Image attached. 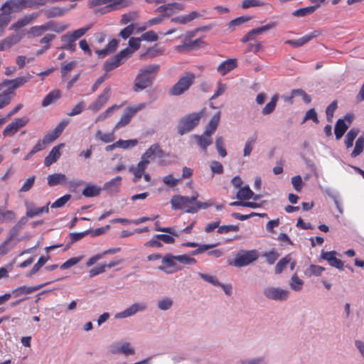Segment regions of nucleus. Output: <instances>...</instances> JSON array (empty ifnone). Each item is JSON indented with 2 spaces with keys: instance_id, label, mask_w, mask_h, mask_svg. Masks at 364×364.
<instances>
[{
  "instance_id": "6e6552de",
  "label": "nucleus",
  "mask_w": 364,
  "mask_h": 364,
  "mask_svg": "<svg viewBox=\"0 0 364 364\" xmlns=\"http://www.w3.org/2000/svg\"><path fill=\"white\" fill-rule=\"evenodd\" d=\"M146 103H140L135 105L127 107L119 121L116 124L114 127V131H116L122 127H124L129 124L132 118L139 111L146 107Z\"/></svg>"
},
{
  "instance_id": "338daca9",
  "label": "nucleus",
  "mask_w": 364,
  "mask_h": 364,
  "mask_svg": "<svg viewBox=\"0 0 364 364\" xmlns=\"http://www.w3.org/2000/svg\"><path fill=\"white\" fill-rule=\"evenodd\" d=\"M210 167L213 174H222L223 173V166L218 161H213Z\"/></svg>"
},
{
  "instance_id": "603ef678",
  "label": "nucleus",
  "mask_w": 364,
  "mask_h": 364,
  "mask_svg": "<svg viewBox=\"0 0 364 364\" xmlns=\"http://www.w3.org/2000/svg\"><path fill=\"white\" fill-rule=\"evenodd\" d=\"M291 280L290 287L293 290L299 291L302 289L304 282L298 277L296 274L291 277Z\"/></svg>"
},
{
  "instance_id": "f704fd0d",
  "label": "nucleus",
  "mask_w": 364,
  "mask_h": 364,
  "mask_svg": "<svg viewBox=\"0 0 364 364\" xmlns=\"http://www.w3.org/2000/svg\"><path fill=\"white\" fill-rule=\"evenodd\" d=\"M49 203L46 205L42 208H35L32 206H28L26 208V216L28 218H33L34 216L39 215L43 213H48Z\"/></svg>"
},
{
  "instance_id": "9d476101",
  "label": "nucleus",
  "mask_w": 364,
  "mask_h": 364,
  "mask_svg": "<svg viewBox=\"0 0 364 364\" xmlns=\"http://www.w3.org/2000/svg\"><path fill=\"white\" fill-rule=\"evenodd\" d=\"M29 122L27 117H23L15 119L9 123L2 132L4 136H12L16 134L20 129L25 127Z\"/></svg>"
},
{
  "instance_id": "4c0bfd02",
  "label": "nucleus",
  "mask_w": 364,
  "mask_h": 364,
  "mask_svg": "<svg viewBox=\"0 0 364 364\" xmlns=\"http://www.w3.org/2000/svg\"><path fill=\"white\" fill-rule=\"evenodd\" d=\"M318 7H320V4H316L314 6H306L304 8L297 9L293 12V14L295 16H298V17L305 16H307V15H309V14L314 13Z\"/></svg>"
},
{
  "instance_id": "4d7b16f0",
  "label": "nucleus",
  "mask_w": 364,
  "mask_h": 364,
  "mask_svg": "<svg viewBox=\"0 0 364 364\" xmlns=\"http://www.w3.org/2000/svg\"><path fill=\"white\" fill-rule=\"evenodd\" d=\"M49 259V257H41L37 263L34 264V266L33 267V268L31 269L30 271V273H29V275L31 276L33 274H35L36 273H37L39 269H41V267H42L46 262Z\"/></svg>"
},
{
  "instance_id": "c756f323",
  "label": "nucleus",
  "mask_w": 364,
  "mask_h": 364,
  "mask_svg": "<svg viewBox=\"0 0 364 364\" xmlns=\"http://www.w3.org/2000/svg\"><path fill=\"white\" fill-rule=\"evenodd\" d=\"M16 219V213L13 210L0 208V224L11 223Z\"/></svg>"
},
{
  "instance_id": "0e129e2a",
  "label": "nucleus",
  "mask_w": 364,
  "mask_h": 364,
  "mask_svg": "<svg viewBox=\"0 0 364 364\" xmlns=\"http://www.w3.org/2000/svg\"><path fill=\"white\" fill-rule=\"evenodd\" d=\"M117 144H119V147H120V148L128 149V148L135 146L138 144V141H137V139H128V140L119 139L117 141Z\"/></svg>"
},
{
  "instance_id": "5701e85b",
  "label": "nucleus",
  "mask_w": 364,
  "mask_h": 364,
  "mask_svg": "<svg viewBox=\"0 0 364 364\" xmlns=\"http://www.w3.org/2000/svg\"><path fill=\"white\" fill-rule=\"evenodd\" d=\"M63 146V144H59L58 146H54L48 155L45 158L44 165L47 167H49L53 164L56 162L58 159L60 158L61 154L60 151V147Z\"/></svg>"
},
{
  "instance_id": "13d9d810",
  "label": "nucleus",
  "mask_w": 364,
  "mask_h": 364,
  "mask_svg": "<svg viewBox=\"0 0 364 364\" xmlns=\"http://www.w3.org/2000/svg\"><path fill=\"white\" fill-rule=\"evenodd\" d=\"M85 107V103L84 101H79L72 109L71 112L67 114L70 117L75 116L81 114Z\"/></svg>"
},
{
  "instance_id": "393cba45",
  "label": "nucleus",
  "mask_w": 364,
  "mask_h": 364,
  "mask_svg": "<svg viewBox=\"0 0 364 364\" xmlns=\"http://www.w3.org/2000/svg\"><path fill=\"white\" fill-rule=\"evenodd\" d=\"M48 186L53 187L59 184L65 185L67 183V177L63 173H53L47 177Z\"/></svg>"
},
{
  "instance_id": "a18cd8bd",
  "label": "nucleus",
  "mask_w": 364,
  "mask_h": 364,
  "mask_svg": "<svg viewBox=\"0 0 364 364\" xmlns=\"http://www.w3.org/2000/svg\"><path fill=\"white\" fill-rule=\"evenodd\" d=\"M163 52L164 50L159 48L158 46L155 44L153 47L148 48L144 55L146 56L148 58H153L162 55Z\"/></svg>"
},
{
  "instance_id": "bf43d9fd",
  "label": "nucleus",
  "mask_w": 364,
  "mask_h": 364,
  "mask_svg": "<svg viewBox=\"0 0 364 364\" xmlns=\"http://www.w3.org/2000/svg\"><path fill=\"white\" fill-rule=\"evenodd\" d=\"M215 147L220 156L225 157L227 155L226 149L224 147V140L222 136H219L216 139Z\"/></svg>"
},
{
  "instance_id": "052dcab7",
  "label": "nucleus",
  "mask_w": 364,
  "mask_h": 364,
  "mask_svg": "<svg viewBox=\"0 0 364 364\" xmlns=\"http://www.w3.org/2000/svg\"><path fill=\"white\" fill-rule=\"evenodd\" d=\"M290 262V257L289 256H286L281 259L275 267V273L280 274L283 269L287 267V264Z\"/></svg>"
},
{
  "instance_id": "0eeeda50",
  "label": "nucleus",
  "mask_w": 364,
  "mask_h": 364,
  "mask_svg": "<svg viewBox=\"0 0 364 364\" xmlns=\"http://www.w3.org/2000/svg\"><path fill=\"white\" fill-rule=\"evenodd\" d=\"M68 27V26L66 24H56L53 21H49L41 26H32L29 29L28 34L31 35L32 37H38L48 31H55L58 33L63 32L66 30Z\"/></svg>"
},
{
  "instance_id": "37998d69",
  "label": "nucleus",
  "mask_w": 364,
  "mask_h": 364,
  "mask_svg": "<svg viewBox=\"0 0 364 364\" xmlns=\"http://www.w3.org/2000/svg\"><path fill=\"white\" fill-rule=\"evenodd\" d=\"M166 5V16H171L183 9L182 4L177 2H171Z\"/></svg>"
},
{
  "instance_id": "58836bf2",
  "label": "nucleus",
  "mask_w": 364,
  "mask_h": 364,
  "mask_svg": "<svg viewBox=\"0 0 364 364\" xmlns=\"http://www.w3.org/2000/svg\"><path fill=\"white\" fill-rule=\"evenodd\" d=\"M321 35V31L318 30H315L309 33H307L304 35V36L296 39L298 42V45L300 46H304V44L307 43L312 39L319 36Z\"/></svg>"
},
{
  "instance_id": "412c9836",
  "label": "nucleus",
  "mask_w": 364,
  "mask_h": 364,
  "mask_svg": "<svg viewBox=\"0 0 364 364\" xmlns=\"http://www.w3.org/2000/svg\"><path fill=\"white\" fill-rule=\"evenodd\" d=\"M146 309V306L144 304H134L124 311L118 313L116 315V318H126L135 314L138 311H144Z\"/></svg>"
},
{
  "instance_id": "4be33fe9",
  "label": "nucleus",
  "mask_w": 364,
  "mask_h": 364,
  "mask_svg": "<svg viewBox=\"0 0 364 364\" xmlns=\"http://www.w3.org/2000/svg\"><path fill=\"white\" fill-rule=\"evenodd\" d=\"M237 66V60L235 58L228 59L222 62L217 68V71L221 75H225Z\"/></svg>"
},
{
  "instance_id": "a878e982",
  "label": "nucleus",
  "mask_w": 364,
  "mask_h": 364,
  "mask_svg": "<svg viewBox=\"0 0 364 364\" xmlns=\"http://www.w3.org/2000/svg\"><path fill=\"white\" fill-rule=\"evenodd\" d=\"M203 15L200 13H198L197 11H191L188 14L177 16L176 18H173L172 19L173 21L179 23L181 24H186L188 22H191V21L202 17Z\"/></svg>"
},
{
  "instance_id": "6e6d98bb",
  "label": "nucleus",
  "mask_w": 364,
  "mask_h": 364,
  "mask_svg": "<svg viewBox=\"0 0 364 364\" xmlns=\"http://www.w3.org/2000/svg\"><path fill=\"white\" fill-rule=\"evenodd\" d=\"M177 262L183 264L191 265L196 263V259L187 255L176 256Z\"/></svg>"
},
{
  "instance_id": "6ab92c4d",
  "label": "nucleus",
  "mask_w": 364,
  "mask_h": 364,
  "mask_svg": "<svg viewBox=\"0 0 364 364\" xmlns=\"http://www.w3.org/2000/svg\"><path fill=\"white\" fill-rule=\"evenodd\" d=\"M336 252L335 251L323 252L321 257L327 260L331 266L342 270L343 269V263L341 259L336 258Z\"/></svg>"
},
{
  "instance_id": "49530a36",
  "label": "nucleus",
  "mask_w": 364,
  "mask_h": 364,
  "mask_svg": "<svg viewBox=\"0 0 364 364\" xmlns=\"http://www.w3.org/2000/svg\"><path fill=\"white\" fill-rule=\"evenodd\" d=\"M114 130L110 133H102L100 130L96 132V137L105 143H109L114 140Z\"/></svg>"
},
{
  "instance_id": "79ce46f5",
  "label": "nucleus",
  "mask_w": 364,
  "mask_h": 364,
  "mask_svg": "<svg viewBox=\"0 0 364 364\" xmlns=\"http://www.w3.org/2000/svg\"><path fill=\"white\" fill-rule=\"evenodd\" d=\"M24 33L23 32H16L11 34L5 38L7 45L11 48L17 44L23 38Z\"/></svg>"
},
{
  "instance_id": "72a5a7b5",
  "label": "nucleus",
  "mask_w": 364,
  "mask_h": 364,
  "mask_svg": "<svg viewBox=\"0 0 364 364\" xmlns=\"http://www.w3.org/2000/svg\"><path fill=\"white\" fill-rule=\"evenodd\" d=\"M131 53L132 51L129 48H125L121 50L114 56L112 57V58L113 59L114 62L117 64V65L119 67L125 62V60L129 58Z\"/></svg>"
},
{
  "instance_id": "c9c22d12",
  "label": "nucleus",
  "mask_w": 364,
  "mask_h": 364,
  "mask_svg": "<svg viewBox=\"0 0 364 364\" xmlns=\"http://www.w3.org/2000/svg\"><path fill=\"white\" fill-rule=\"evenodd\" d=\"M359 134V129L358 128H352L345 136V145L347 149L353 146L355 139Z\"/></svg>"
},
{
  "instance_id": "423d86ee",
  "label": "nucleus",
  "mask_w": 364,
  "mask_h": 364,
  "mask_svg": "<svg viewBox=\"0 0 364 364\" xmlns=\"http://www.w3.org/2000/svg\"><path fill=\"white\" fill-rule=\"evenodd\" d=\"M195 75L187 72L184 73L169 90L168 94L171 96H178L186 92L193 85L195 80Z\"/></svg>"
},
{
  "instance_id": "3c124183",
  "label": "nucleus",
  "mask_w": 364,
  "mask_h": 364,
  "mask_svg": "<svg viewBox=\"0 0 364 364\" xmlns=\"http://www.w3.org/2000/svg\"><path fill=\"white\" fill-rule=\"evenodd\" d=\"M324 267H322L318 265L311 264L306 270V274L309 277L312 275L320 276L322 272L324 271Z\"/></svg>"
},
{
  "instance_id": "a19ab883",
  "label": "nucleus",
  "mask_w": 364,
  "mask_h": 364,
  "mask_svg": "<svg viewBox=\"0 0 364 364\" xmlns=\"http://www.w3.org/2000/svg\"><path fill=\"white\" fill-rule=\"evenodd\" d=\"M253 196L254 193L249 186L240 188L237 193V198L241 200L250 199Z\"/></svg>"
},
{
  "instance_id": "8fccbe9b",
  "label": "nucleus",
  "mask_w": 364,
  "mask_h": 364,
  "mask_svg": "<svg viewBox=\"0 0 364 364\" xmlns=\"http://www.w3.org/2000/svg\"><path fill=\"white\" fill-rule=\"evenodd\" d=\"M15 1H5L1 6V14H5L7 16H11L10 14L14 11Z\"/></svg>"
},
{
  "instance_id": "39448f33",
  "label": "nucleus",
  "mask_w": 364,
  "mask_h": 364,
  "mask_svg": "<svg viewBox=\"0 0 364 364\" xmlns=\"http://www.w3.org/2000/svg\"><path fill=\"white\" fill-rule=\"evenodd\" d=\"M127 1H89L88 6L96 14H105L129 6Z\"/></svg>"
},
{
  "instance_id": "2eb2a0df",
  "label": "nucleus",
  "mask_w": 364,
  "mask_h": 364,
  "mask_svg": "<svg viewBox=\"0 0 364 364\" xmlns=\"http://www.w3.org/2000/svg\"><path fill=\"white\" fill-rule=\"evenodd\" d=\"M75 7V5L71 4L68 7L52 6L50 8L43 10L44 15L48 18H55L63 16L66 12Z\"/></svg>"
},
{
  "instance_id": "c85d7f7f",
  "label": "nucleus",
  "mask_w": 364,
  "mask_h": 364,
  "mask_svg": "<svg viewBox=\"0 0 364 364\" xmlns=\"http://www.w3.org/2000/svg\"><path fill=\"white\" fill-rule=\"evenodd\" d=\"M16 95L14 91L8 89L6 91L0 93V109L9 105L13 98Z\"/></svg>"
},
{
  "instance_id": "cd10ccee",
  "label": "nucleus",
  "mask_w": 364,
  "mask_h": 364,
  "mask_svg": "<svg viewBox=\"0 0 364 364\" xmlns=\"http://www.w3.org/2000/svg\"><path fill=\"white\" fill-rule=\"evenodd\" d=\"M122 179V178L121 176H116L115 178L105 183L104 189L110 193L117 192L121 185Z\"/></svg>"
},
{
  "instance_id": "ddd939ff",
  "label": "nucleus",
  "mask_w": 364,
  "mask_h": 364,
  "mask_svg": "<svg viewBox=\"0 0 364 364\" xmlns=\"http://www.w3.org/2000/svg\"><path fill=\"white\" fill-rule=\"evenodd\" d=\"M263 294L269 299L284 301L287 299L289 292L280 288L267 287L264 289Z\"/></svg>"
},
{
  "instance_id": "473e14b6",
  "label": "nucleus",
  "mask_w": 364,
  "mask_h": 364,
  "mask_svg": "<svg viewBox=\"0 0 364 364\" xmlns=\"http://www.w3.org/2000/svg\"><path fill=\"white\" fill-rule=\"evenodd\" d=\"M203 43V42L201 39L198 38L194 41H190L188 43L184 42L182 45L176 46V49L179 52L190 50L193 48L199 47Z\"/></svg>"
},
{
  "instance_id": "f257e3e1",
  "label": "nucleus",
  "mask_w": 364,
  "mask_h": 364,
  "mask_svg": "<svg viewBox=\"0 0 364 364\" xmlns=\"http://www.w3.org/2000/svg\"><path fill=\"white\" fill-rule=\"evenodd\" d=\"M198 193H196L191 197L181 195H174L171 198V205L173 210H183L186 213H196L200 209H206L213 205L211 201H197Z\"/></svg>"
},
{
  "instance_id": "ea45409f",
  "label": "nucleus",
  "mask_w": 364,
  "mask_h": 364,
  "mask_svg": "<svg viewBox=\"0 0 364 364\" xmlns=\"http://www.w3.org/2000/svg\"><path fill=\"white\" fill-rule=\"evenodd\" d=\"M100 193V188L93 184H87L82 191V195L85 197H95Z\"/></svg>"
},
{
  "instance_id": "f3484780",
  "label": "nucleus",
  "mask_w": 364,
  "mask_h": 364,
  "mask_svg": "<svg viewBox=\"0 0 364 364\" xmlns=\"http://www.w3.org/2000/svg\"><path fill=\"white\" fill-rule=\"evenodd\" d=\"M275 26L274 23H270L265 26H261L259 28L252 29L249 31L245 36L242 37L241 41L242 43H246L247 41H252L255 38L257 35H259L263 33L264 32L270 30L271 28Z\"/></svg>"
},
{
  "instance_id": "f03ea898",
  "label": "nucleus",
  "mask_w": 364,
  "mask_h": 364,
  "mask_svg": "<svg viewBox=\"0 0 364 364\" xmlns=\"http://www.w3.org/2000/svg\"><path fill=\"white\" fill-rule=\"evenodd\" d=\"M162 158L166 156L165 152L161 149L159 144H152L141 156V160L137 164L136 167H131L129 171L133 173L134 182L137 183L150 163L149 159L152 156Z\"/></svg>"
},
{
  "instance_id": "aec40b11",
  "label": "nucleus",
  "mask_w": 364,
  "mask_h": 364,
  "mask_svg": "<svg viewBox=\"0 0 364 364\" xmlns=\"http://www.w3.org/2000/svg\"><path fill=\"white\" fill-rule=\"evenodd\" d=\"M38 16H39L38 13H33L31 14L26 15L24 17L18 19L14 24H12L9 29L17 31L20 28H21L28 25L29 23H31Z\"/></svg>"
},
{
  "instance_id": "e433bc0d",
  "label": "nucleus",
  "mask_w": 364,
  "mask_h": 364,
  "mask_svg": "<svg viewBox=\"0 0 364 364\" xmlns=\"http://www.w3.org/2000/svg\"><path fill=\"white\" fill-rule=\"evenodd\" d=\"M364 149V133L360 136L355 141V148L350 154L352 158L359 156Z\"/></svg>"
},
{
  "instance_id": "1a4fd4ad",
  "label": "nucleus",
  "mask_w": 364,
  "mask_h": 364,
  "mask_svg": "<svg viewBox=\"0 0 364 364\" xmlns=\"http://www.w3.org/2000/svg\"><path fill=\"white\" fill-rule=\"evenodd\" d=\"M258 257L259 253L255 250H242L236 255L235 258L232 264L235 267H241L247 266L250 263L256 261Z\"/></svg>"
},
{
  "instance_id": "774afa93",
  "label": "nucleus",
  "mask_w": 364,
  "mask_h": 364,
  "mask_svg": "<svg viewBox=\"0 0 364 364\" xmlns=\"http://www.w3.org/2000/svg\"><path fill=\"white\" fill-rule=\"evenodd\" d=\"M269 264H273L279 257V254L274 250H271L263 255Z\"/></svg>"
},
{
  "instance_id": "7ed1b4c3",
  "label": "nucleus",
  "mask_w": 364,
  "mask_h": 364,
  "mask_svg": "<svg viewBox=\"0 0 364 364\" xmlns=\"http://www.w3.org/2000/svg\"><path fill=\"white\" fill-rule=\"evenodd\" d=\"M159 69L160 66L156 64L141 69L134 80V91L139 92L151 86Z\"/></svg>"
},
{
  "instance_id": "09e8293b",
  "label": "nucleus",
  "mask_w": 364,
  "mask_h": 364,
  "mask_svg": "<svg viewBox=\"0 0 364 364\" xmlns=\"http://www.w3.org/2000/svg\"><path fill=\"white\" fill-rule=\"evenodd\" d=\"M257 134H255L252 137L249 138L247 141L245 143L244 150H243V155L245 156H247L251 154V151L253 148V145L255 143L257 140Z\"/></svg>"
},
{
  "instance_id": "de8ad7c7",
  "label": "nucleus",
  "mask_w": 364,
  "mask_h": 364,
  "mask_svg": "<svg viewBox=\"0 0 364 364\" xmlns=\"http://www.w3.org/2000/svg\"><path fill=\"white\" fill-rule=\"evenodd\" d=\"M296 96H301L302 97L304 102L306 104H309L311 101V97L308 95L303 90L301 89H296L293 90L291 92V96L289 99H291Z\"/></svg>"
},
{
  "instance_id": "864d4df0",
  "label": "nucleus",
  "mask_w": 364,
  "mask_h": 364,
  "mask_svg": "<svg viewBox=\"0 0 364 364\" xmlns=\"http://www.w3.org/2000/svg\"><path fill=\"white\" fill-rule=\"evenodd\" d=\"M155 230L168 233L173 236L178 237L179 233L175 230L174 228H161L159 221L155 222Z\"/></svg>"
},
{
  "instance_id": "7c9ffc66",
  "label": "nucleus",
  "mask_w": 364,
  "mask_h": 364,
  "mask_svg": "<svg viewBox=\"0 0 364 364\" xmlns=\"http://www.w3.org/2000/svg\"><path fill=\"white\" fill-rule=\"evenodd\" d=\"M348 128V124H346L343 119H339L335 125L334 133L336 139H340L346 133Z\"/></svg>"
},
{
  "instance_id": "20e7f679",
  "label": "nucleus",
  "mask_w": 364,
  "mask_h": 364,
  "mask_svg": "<svg viewBox=\"0 0 364 364\" xmlns=\"http://www.w3.org/2000/svg\"><path fill=\"white\" fill-rule=\"evenodd\" d=\"M205 110L204 108L199 112H193L181 118L177 127L178 133L180 135H183L193 129L203 117Z\"/></svg>"
},
{
  "instance_id": "bb28decb",
  "label": "nucleus",
  "mask_w": 364,
  "mask_h": 364,
  "mask_svg": "<svg viewBox=\"0 0 364 364\" xmlns=\"http://www.w3.org/2000/svg\"><path fill=\"white\" fill-rule=\"evenodd\" d=\"M61 97V92L60 90H55L50 92L42 101L43 107H48L55 102H56Z\"/></svg>"
},
{
  "instance_id": "9b49d317",
  "label": "nucleus",
  "mask_w": 364,
  "mask_h": 364,
  "mask_svg": "<svg viewBox=\"0 0 364 364\" xmlns=\"http://www.w3.org/2000/svg\"><path fill=\"white\" fill-rule=\"evenodd\" d=\"M111 88L105 87L98 97L93 101L88 107V109L93 112H97L107 102L110 97Z\"/></svg>"
},
{
  "instance_id": "69168bd1",
  "label": "nucleus",
  "mask_w": 364,
  "mask_h": 364,
  "mask_svg": "<svg viewBox=\"0 0 364 364\" xmlns=\"http://www.w3.org/2000/svg\"><path fill=\"white\" fill-rule=\"evenodd\" d=\"M239 230V227L237 225H222L218 227L217 230L219 234H225L230 232H237Z\"/></svg>"
},
{
  "instance_id": "c03bdc74",
  "label": "nucleus",
  "mask_w": 364,
  "mask_h": 364,
  "mask_svg": "<svg viewBox=\"0 0 364 364\" xmlns=\"http://www.w3.org/2000/svg\"><path fill=\"white\" fill-rule=\"evenodd\" d=\"M277 100H278V96L277 95H274L272 97L271 101L269 102H268L264 106V107L262 109V113L264 115H267V114L272 113L274 112V110L275 109Z\"/></svg>"
},
{
  "instance_id": "5fc2aeb1",
  "label": "nucleus",
  "mask_w": 364,
  "mask_h": 364,
  "mask_svg": "<svg viewBox=\"0 0 364 364\" xmlns=\"http://www.w3.org/2000/svg\"><path fill=\"white\" fill-rule=\"evenodd\" d=\"M71 198V195L65 194L63 196L57 199L54 203L51 204L52 208H62L65 203L69 201Z\"/></svg>"
},
{
  "instance_id": "f8f14e48",
  "label": "nucleus",
  "mask_w": 364,
  "mask_h": 364,
  "mask_svg": "<svg viewBox=\"0 0 364 364\" xmlns=\"http://www.w3.org/2000/svg\"><path fill=\"white\" fill-rule=\"evenodd\" d=\"M176 256L166 255L162 259V266L159 267V269L168 274H171L181 269L176 264Z\"/></svg>"
},
{
  "instance_id": "2f4dec72",
  "label": "nucleus",
  "mask_w": 364,
  "mask_h": 364,
  "mask_svg": "<svg viewBox=\"0 0 364 364\" xmlns=\"http://www.w3.org/2000/svg\"><path fill=\"white\" fill-rule=\"evenodd\" d=\"M220 119V112H218L210 120L209 123L206 126L205 130L204 131L206 134L212 135L218 126Z\"/></svg>"
},
{
  "instance_id": "680f3d73",
  "label": "nucleus",
  "mask_w": 364,
  "mask_h": 364,
  "mask_svg": "<svg viewBox=\"0 0 364 364\" xmlns=\"http://www.w3.org/2000/svg\"><path fill=\"white\" fill-rule=\"evenodd\" d=\"M36 180V176H32L26 179V181L23 183V186L20 188V192H27L31 189L33 186Z\"/></svg>"
},
{
  "instance_id": "4468645a",
  "label": "nucleus",
  "mask_w": 364,
  "mask_h": 364,
  "mask_svg": "<svg viewBox=\"0 0 364 364\" xmlns=\"http://www.w3.org/2000/svg\"><path fill=\"white\" fill-rule=\"evenodd\" d=\"M31 78V75L30 74H26L24 76L18 77L13 80H5L1 85L2 86H9V89L14 91V90L18 87L23 85L25 83L28 82Z\"/></svg>"
},
{
  "instance_id": "dca6fc26",
  "label": "nucleus",
  "mask_w": 364,
  "mask_h": 364,
  "mask_svg": "<svg viewBox=\"0 0 364 364\" xmlns=\"http://www.w3.org/2000/svg\"><path fill=\"white\" fill-rule=\"evenodd\" d=\"M51 282H47L46 284H40V285H37V286H34V287H28L26 285L18 287L12 291L11 294L16 298L20 297L23 295L30 294L36 291H38V289H41L44 286L49 284Z\"/></svg>"
},
{
  "instance_id": "a211bd4d",
  "label": "nucleus",
  "mask_w": 364,
  "mask_h": 364,
  "mask_svg": "<svg viewBox=\"0 0 364 364\" xmlns=\"http://www.w3.org/2000/svg\"><path fill=\"white\" fill-rule=\"evenodd\" d=\"M109 350L112 354L122 353L127 356L135 353L134 349L131 346L129 343H124L122 346H119L118 343L112 345Z\"/></svg>"
},
{
  "instance_id": "e2e57ef3",
  "label": "nucleus",
  "mask_w": 364,
  "mask_h": 364,
  "mask_svg": "<svg viewBox=\"0 0 364 364\" xmlns=\"http://www.w3.org/2000/svg\"><path fill=\"white\" fill-rule=\"evenodd\" d=\"M307 120H312L313 122H314L316 124L318 123L319 121L318 119L317 113H316L315 109H314V108L310 109L309 110H308L306 112V114L302 121V123H304Z\"/></svg>"
},
{
  "instance_id": "b1692460",
  "label": "nucleus",
  "mask_w": 364,
  "mask_h": 364,
  "mask_svg": "<svg viewBox=\"0 0 364 364\" xmlns=\"http://www.w3.org/2000/svg\"><path fill=\"white\" fill-rule=\"evenodd\" d=\"M194 139L197 141L198 145L203 149L204 152L207 151V148L210 146L213 141L211 135L203 132L202 135H194Z\"/></svg>"
}]
</instances>
